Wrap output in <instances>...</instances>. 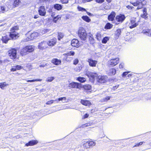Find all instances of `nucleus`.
I'll list each match as a JSON object with an SVG mask.
<instances>
[{
	"instance_id": "1",
	"label": "nucleus",
	"mask_w": 151,
	"mask_h": 151,
	"mask_svg": "<svg viewBox=\"0 0 151 151\" xmlns=\"http://www.w3.org/2000/svg\"><path fill=\"white\" fill-rule=\"evenodd\" d=\"M86 75L93 81L98 82L101 83H104L107 78L106 76H98L96 73L90 71L86 72Z\"/></svg>"
},
{
	"instance_id": "2",
	"label": "nucleus",
	"mask_w": 151,
	"mask_h": 151,
	"mask_svg": "<svg viewBox=\"0 0 151 151\" xmlns=\"http://www.w3.org/2000/svg\"><path fill=\"white\" fill-rule=\"evenodd\" d=\"M34 49V47L33 46H27L22 49L20 53L22 56L26 55L29 53L33 51Z\"/></svg>"
},
{
	"instance_id": "3",
	"label": "nucleus",
	"mask_w": 151,
	"mask_h": 151,
	"mask_svg": "<svg viewBox=\"0 0 151 151\" xmlns=\"http://www.w3.org/2000/svg\"><path fill=\"white\" fill-rule=\"evenodd\" d=\"M146 3L147 1L146 0H136V1L132 4L134 6H137L136 10H138L142 8Z\"/></svg>"
},
{
	"instance_id": "4",
	"label": "nucleus",
	"mask_w": 151,
	"mask_h": 151,
	"mask_svg": "<svg viewBox=\"0 0 151 151\" xmlns=\"http://www.w3.org/2000/svg\"><path fill=\"white\" fill-rule=\"evenodd\" d=\"M78 35L81 40H85L87 37V34L85 30L83 27H80L78 30Z\"/></svg>"
},
{
	"instance_id": "5",
	"label": "nucleus",
	"mask_w": 151,
	"mask_h": 151,
	"mask_svg": "<svg viewBox=\"0 0 151 151\" xmlns=\"http://www.w3.org/2000/svg\"><path fill=\"white\" fill-rule=\"evenodd\" d=\"M8 55L11 59H15L17 56V50L14 48L10 49L8 51Z\"/></svg>"
},
{
	"instance_id": "6",
	"label": "nucleus",
	"mask_w": 151,
	"mask_h": 151,
	"mask_svg": "<svg viewBox=\"0 0 151 151\" xmlns=\"http://www.w3.org/2000/svg\"><path fill=\"white\" fill-rule=\"evenodd\" d=\"M119 59L117 58L111 59L108 61L109 65L114 66L116 65L119 62Z\"/></svg>"
},
{
	"instance_id": "7",
	"label": "nucleus",
	"mask_w": 151,
	"mask_h": 151,
	"mask_svg": "<svg viewBox=\"0 0 151 151\" xmlns=\"http://www.w3.org/2000/svg\"><path fill=\"white\" fill-rule=\"evenodd\" d=\"M136 19L132 18L130 20V22L129 23V26L130 29H132L136 27L138 25V23L136 22Z\"/></svg>"
},
{
	"instance_id": "8",
	"label": "nucleus",
	"mask_w": 151,
	"mask_h": 151,
	"mask_svg": "<svg viewBox=\"0 0 151 151\" xmlns=\"http://www.w3.org/2000/svg\"><path fill=\"white\" fill-rule=\"evenodd\" d=\"M69 87L72 88H77L80 89L81 88V86L80 83L73 82L70 83Z\"/></svg>"
},
{
	"instance_id": "9",
	"label": "nucleus",
	"mask_w": 151,
	"mask_h": 151,
	"mask_svg": "<svg viewBox=\"0 0 151 151\" xmlns=\"http://www.w3.org/2000/svg\"><path fill=\"white\" fill-rule=\"evenodd\" d=\"M47 42L46 41H43L39 43L38 47L39 49L43 50L47 47Z\"/></svg>"
},
{
	"instance_id": "10",
	"label": "nucleus",
	"mask_w": 151,
	"mask_h": 151,
	"mask_svg": "<svg viewBox=\"0 0 151 151\" xmlns=\"http://www.w3.org/2000/svg\"><path fill=\"white\" fill-rule=\"evenodd\" d=\"M39 14L41 16H45L46 14V11L45 7L41 6L38 10Z\"/></svg>"
},
{
	"instance_id": "11",
	"label": "nucleus",
	"mask_w": 151,
	"mask_h": 151,
	"mask_svg": "<svg viewBox=\"0 0 151 151\" xmlns=\"http://www.w3.org/2000/svg\"><path fill=\"white\" fill-rule=\"evenodd\" d=\"M125 17L124 15L122 14H120L119 15L116 16V20L118 22L120 23L122 22L125 19Z\"/></svg>"
},
{
	"instance_id": "12",
	"label": "nucleus",
	"mask_w": 151,
	"mask_h": 151,
	"mask_svg": "<svg viewBox=\"0 0 151 151\" xmlns=\"http://www.w3.org/2000/svg\"><path fill=\"white\" fill-rule=\"evenodd\" d=\"M48 45L50 46H53L55 44L56 40L55 38H53L48 40L47 42Z\"/></svg>"
},
{
	"instance_id": "13",
	"label": "nucleus",
	"mask_w": 151,
	"mask_h": 151,
	"mask_svg": "<svg viewBox=\"0 0 151 151\" xmlns=\"http://www.w3.org/2000/svg\"><path fill=\"white\" fill-rule=\"evenodd\" d=\"M60 101H62V102L63 103L67 102L68 101V100H67L65 97H60L58 99H56L55 100H54V102H56L57 103H59Z\"/></svg>"
},
{
	"instance_id": "14",
	"label": "nucleus",
	"mask_w": 151,
	"mask_h": 151,
	"mask_svg": "<svg viewBox=\"0 0 151 151\" xmlns=\"http://www.w3.org/2000/svg\"><path fill=\"white\" fill-rule=\"evenodd\" d=\"M71 44L72 46L77 47L79 46V41L76 39H73L72 40Z\"/></svg>"
},
{
	"instance_id": "15",
	"label": "nucleus",
	"mask_w": 151,
	"mask_h": 151,
	"mask_svg": "<svg viewBox=\"0 0 151 151\" xmlns=\"http://www.w3.org/2000/svg\"><path fill=\"white\" fill-rule=\"evenodd\" d=\"M88 61L90 66L92 67H95L97 63V61L93 60L91 59H89Z\"/></svg>"
},
{
	"instance_id": "16",
	"label": "nucleus",
	"mask_w": 151,
	"mask_h": 151,
	"mask_svg": "<svg viewBox=\"0 0 151 151\" xmlns=\"http://www.w3.org/2000/svg\"><path fill=\"white\" fill-rule=\"evenodd\" d=\"M51 63L55 65H58L61 64V62L60 60L57 58H53L52 60Z\"/></svg>"
},
{
	"instance_id": "17",
	"label": "nucleus",
	"mask_w": 151,
	"mask_h": 151,
	"mask_svg": "<svg viewBox=\"0 0 151 151\" xmlns=\"http://www.w3.org/2000/svg\"><path fill=\"white\" fill-rule=\"evenodd\" d=\"M39 36V34L37 32H34L32 33L29 37H28V38L30 40H32L36 38L37 37Z\"/></svg>"
},
{
	"instance_id": "18",
	"label": "nucleus",
	"mask_w": 151,
	"mask_h": 151,
	"mask_svg": "<svg viewBox=\"0 0 151 151\" xmlns=\"http://www.w3.org/2000/svg\"><path fill=\"white\" fill-rule=\"evenodd\" d=\"M38 143L37 141L36 140H32L29 141L28 143L26 144L25 145L27 146H33L36 145Z\"/></svg>"
},
{
	"instance_id": "19",
	"label": "nucleus",
	"mask_w": 151,
	"mask_h": 151,
	"mask_svg": "<svg viewBox=\"0 0 151 151\" xmlns=\"http://www.w3.org/2000/svg\"><path fill=\"white\" fill-rule=\"evenodd\" d=\"M18 34L17 32L10 33L9 36L12 39L15 40L18 37Z\"/></svg>"
},
{
	"instance_id": "20",
	"label": "nucleus",
	"mask_w": 151,
	"mask_h": 151,
	"mask_svg": "<svg viewBox=\"0 0 151 151\" xmlns=\"http://www.w3.org/2000/svg\"><path fill=\"white\" fill-rule=\"evenodd\" d=\"M116 14L114 12H112L108 17V19L110 21H112L114 19Z\"/></svg>"
},
{
	"instance_id": "21",
	"label": "nucleus",
	"mask_w": 151,
	"mask_h": 151,
	"mask_svg": "<svg viewBox=\"0 0 151 151\" xmlns=\"http://www.w3.org/2000/svg\"><path fill=\"white\" fill-rule=\"evenodd\" d=\"M81 103L83 105L86 106H89L91 105V103L87 100H81Z\"/></svg>"
},
{
	"instance_id": "22",
	"label": "nucleus",
	"mask_w": 151,
	"mask_h": 151,
	"mask_svg": "<svg viewBox=\"0 0 151 151\" xmlns=\"http://www.w3.org/2000/svg\"><path fill=\"white\" fill-rule=\"evenodd\" d=\"M82 145L85 149L90 148L89 145V144L88 141H84L82 142Z\"/></svg>"
},
{
	"instance_id": "23",
	"label": "nucleus",
	"mask_w": 151,
	"mask_h": 151,
	"mask_svg": "<svg viewBox=\"0 0 151 151\" xmlns=\"http://www.w3.org/2000/svg\"><path fill=\"white\" fill-rule=\"evenodd\" d=\"M142 32L148 36H151V29H145L142 31Z\"/></svg>"
},
{
	"instance_id": "24",
	"label": "nucleus",
	"mask_w": 151,
	"mask_h": 151,
	"mask_svg": "<svg viewBox=\"0 0 151 151\" xmlns=\"http://www.w3.org/2000/svg\"><path fill=\"white\" fill-rule=\"evenodd\" d=\"M54 8L58 10H60L62 8V6L61 4H56L54 5Z\"/></svg>"
},
{
	"instance_id": "25",
	"label": "nucleus",
	"mask_w": 151,
	"mask_h": 151,
	"mask_svg": "<svg viewBox=\"0 0 151 151\" xmlns=\"http://www.w3.org/2000/svg\"><path fill=\"white\" fill-rule=\"evenodd\" d=\"M9 86V84L6 83V82L0 83V88L2 89H4L5 87Z\"/></svg>"
},
{
	"instance_id": "26",
	"label": "nucleus",
	"mask_w": 151,
	"mask_h": 151,
	"mask_svg": "<svg viewBox=\"0 0 151 151\" xmlns=\"http://www.w3.org/2000/svg\"><path fill=\"white\" fill-rule=\"evenodd\" d=\"M116 73V71L115 69L112 68L109 70L108 74L109 75L111 76L115 74Z\"/></svg>"
},
{
	"instance_id": "27",
	"label": "nucleus",
	"mask_w": 151,
	"mask_h": 151,
	"mask_svg": "<svg viewBox=\"0 0 151 151\" xmlns=\"http://www.w3.org/2000/svg\"><path fill=\"white\" fill-rule=\"evenodd\" d=\"M82 18L84 20L88 22H90L91 21V19L87 16H83Z\"/></svg>"
},
{
	"instance_id": "28",
	"label": "nucleus",
	"mask_w": 151,
	"mask_h": 151,
	"mask_svg": "<svg viewBox=\"0 0 151 151\" xmlns=\"http://www.w3.org/2000/svg\"><path fill=\"white\" fill-rule=\"evenodd\" d=\"M9 38L8 36H6L2 37V40L5 43H6L9 40Z\"/></svg>"
},
{
	"instance_id": "29",
	"label": "nucleus",
	"mask_w": 151,
	"mask_h": 151,
	"mask_svg": "<svg viewBox=\"0 0 151 151\" xmlns=\"http://www.w3.org/2000/svg\"><path fill=\"white\" fill-rule=\"evenodd\" d=\"M113 26V25L109 23H108L105 26L104 28L106 29H111Z\"/></svg>"
},
{
	"instance_id": "30",
	"label": "nucleus",
	"mask_w": 151,
	"mask_h": 151,
	"mask_svg": "<svg viewBox=\"0 0 151 151\" xmlns=\"http://www.w3.org/2000/svg\"><path fill=\"white\" fill-rule=\"evenodd\" d=\"M19 29L18 27L17 26H15L13 27H12L10 31L11 32L10 33H13V32H17L16 31L18 30Z\"/></svg>"
},
{
	"instance_id": "31",
	"label": "nucleus",
	"mask_w": 151,
	"mask_h": 151,
	"mask_svg": "<svg viewBox=\"0 0 151 151\" xmlns=\"http://www.w3.org/2000/svg\"><path fill=\"white\" fill-rule=\"evenodd\" d=\"M76 80L82 83L85 82L86 81V79L85 78L81 77L77 78Z\"/></svg>"
},
{
	"instance_id": "32",
	"label": "nucleus",
	"mask_w": 151,
	"mask_h": 151,
	"mask_svg": "<svg viewBox=\"0 0 151 151\" xmlns=\"http://www.w3.org/2000/svg\"><path fill=\"white\" fill-rule=\"evenodd\" d=\"M121 33V31L120 29H118L115 32L116 38H118L120 35Z\"/></svg>"
},
{
	"instance_id": "33",
	"label": "nucleus",
	"mask_w": 151,
	"mask_h": 151,
	"mask_svg": "<svg viewBox=\"0 0 151 151\" xmlns=\"http://www.w3.org/2000/svg\"><path fill=\"white\" fill-rule=\"evenodd\" d=\"M83 88L85 90H89L91 89V86L89 84H86L83 86Z\"/></svg>"
},
{
	"instance_id": "34",
	"label": "nucleus",
	"mask_w": 151,
	"mask_h": 151,
	"mask_svg": "<svg viewBox=\"0 0 151 151\" xmlns=\"http://www.w3.org/2000/svg\"><path fill=\"white\" fill-rule=\"evenodd\" d=\"M75 54V52L73 51H71L69 52H67L65 54H64V55H65L67 56H69L71 55H73Z\"/></svg>"
},
{
	"instance_id": "35",
	"label": "nucleus",
	"mask_w": 151,
	"mask_h": 151,
	"mask_svg": "<svg viewBox=\"0 0 151 151\" xmlns=\"http://www.w3.org/2000/svg\"><path fill=\"white\" fill-rule=\"evenodd\" d=\"M143 14L141 16L143 18H145L146 17L147 15V9L146 8H145L143 10Z\"/></svg>"
},
{
	"instance_id": "36",
	"label": "nucleus",
	"mask_w": 151,
	"mask_h": 151,
	"mask_svg": "<svg viewBox=\"0 0 151 151\" xmlns=\"http://www.w3.org/2000/svg\"><path fill=\"white\" fill-rule=\"evenodd\" d=\"M19 0H14L13 4L14 6L16 7L18 6L19 4Z\"/></svg>"
},
{
	"instance_id": "37",
	"label": "nucleus",
	"mask_w": 151,
	"mask_h": 151,
	"mask_svg": "<svg viewBox=\"0 0 151 151\" xmlns=\"http://www.w3.org/2000/svg\"><path fill=\"white\" fill-rule=\"evenodd\" d=\"M60 18L61 17L60 15H58L53 18V21L54 22L56 23L59 19H60Z\"/></svg>"
},
{
	"instance_id": "38",
	"label": "nucleus",
	"mask_w": 151,
	"mask_h": 151,
	"mask_svg": "<svg viewBox=\"0 0 151 151\" xmlns=\"http://www.w3.org/2000/svg\"><path fill=\"white\" fill-rule=\"evenodd\" d=\"M109 38L108 37H104L102 40V42L103 43H106L109 40Z\"/></svg>"
},
{
	"instance_id": "39",
	"label": "nucleus",
	"mask_w": 151,
	"mask_h": 151,
	"mask_svg": "<svg viewBox=\"0 0 151 151\" xmlns=\"http://www.w3.org/2000/svg\"><path fill=\"white\" fill-rule=\"evenodd\" d=\"M64 35L63 33H58V39L59 40H60L63 37Z\"/></svg>"
},
{
	"instance_id": "40",
	"label": "nucleus",
	"mask_w": 151,
	"mask_h": 151,
	"mask_svg": "<svg viewBox=\"0 0 151 151\" xmlns=\"http://www.w3.org/2000/svg\"><path fill=\"white\" fill-rule=\"evenodd\" d=\"M89 144V147L91 146H93L95 145L96 142L92 141H88Z\"/></svg>"
},
{
	"instance_id": "41",
	"label": "nucleus",
	"mask_w": 151,
	"mask_h": 151,
	"mask_svg": "<svg viewBox=\"0 0 151 151\" xmlns=\"http://www.w3.org/2000/svg\"><path fill=\"white\" fill-rule=\"evenodd\" d=\"M42 81V79H35L32 80H27V81L28 82H33L35 81Z\"/></svg>"
},
{
	"instance_id": "42",
	"label": "nucleus",
	"mask_w": 151,
	"mask_h": 151,
	"mask_svg": "<svg viewBox=\"0 0 151 151\" xmlns=\"http://www.w3.org/2000/svg\"><path fill=\"white\" fill-rule=\"evenodd\" d=\"M54 79V78L52 77H49L47 78L46 81L47 82H51Z\"/></svg>"
},
{
	"instance_id": "43",
	"label": "nucleus",
	"mask_w": 151,
	"mask_h": 151,
	"mask_svg": "<svg viewBox=\"0 0 151 151\" xmlns=\"http://www.w3.org/2000/svg\"><path fill=\"white\" fill-rule=\"evenodd\" d=\"M110 97L109 96H106L105 98H104L102 99V101L104 102H106L109 100Z\"/></svg>"
},
{
	"instance_id": "44",
	"label": "nucleus",
	"mask_w": 151,
	"mask_h": 151,
	"mask_svg": "<svg viewBox=\"0 0 151 151\" xmlns=\"http://www.w3.org/2000/svg\"><path fill=\"white\" fill-rule=\"evenodd\" d=\"M78 9L79 11H86V10L84 8L81 7L80 6H78Z\"/></svg>"
},
{
	"instance_id": "45",
	"label": "nucleus",
	"mask_w": 151,
	"mask_h": 151,
	"mask_svg": "<svg viewBox=\"0 0 151 151\" xmlns=\"http://www.w3.org/2000/svg\"><path fill=\"white\" fill-rule=\"evenodd\" d=\"M1 12L4 13L6 11V7L4 6H2L1 7Z\"/></svg>"
},
{
	"instance_id": "46",
	"label": "nucleus",
	"mask_w": 151,
	"mask_h": 151,
	"mask_svg": "<svg viewBox=\"0 0 151 151\" xmlns=\"http://www.w3.org/2000/svg\"><path fill=\"white\" fill-rule=\"evenodd\" d=\"M17 70H19L22 68L23 67L20 65H15Z\"/></svg>"
},
{
	"instance_id": "47",
	"label": "nucleus",
	"mask_w": 151,
	"mask_h": 151,
	"mask_svg": "<svg viewBox=\"0 0 151 151\" xmlns=\"http://www.w3.org/2000/svg\"><path fill=\"white\" fill-rule=\"evenodd\" d=\"M26 66L29 70H30L32 69V66L30 64H27L26 65Z\"/></svg>"
},
{
	"instance_id": "48",
	"label": "nucleus",
	"mask_w": 151,
	"mask_h": 151,
	"mask_svg": "<svg viewBox=\"0 0 151 151\" xmlns=\"http://www.w3.org/2000/svg\"><path fill=\"white\" fill-rule=\"evenodd\" d=\"M79 61L78 59H76L73 60V63L74 65H76L78 63Z\"/></svg>"
},
{
	"instance_id": "49",
	"label": "nucleus",
	"mask_w": 151,
	"mask_h": 151,
	"mask_svg": "<svg viewBox=\"0 0 151 151\" xmlns=\"http://www.w3.org/2000/svg\"><path fill=\"white\" fill-rule=\"evenodd\" d=\"M62 3L63 4H67L69 0H60Z\"/></svg>"
},
{
	"instance_id": "50",
	"label": "nucleus",
	"mask_w": 151,
	"mask_h": 151,
	"mask_svg": "<svg viewBox=\"0 0 151 151\" xmlns=\"http://www.w3.org/2000/svg\"><path fill=\"white\" fill-rule=\"evenodd\" d=\"M54 102V100H51L50 101H49L47 102L46 104L48 105H50L52 104Z\"/></svg>"
},
{
	"instance_id": "51",
	"label": "nucleus",
	"mask_w": 151,
	"mask_h": 151,
	"mask_svg": "<svg viewBox=\"0 0 151 151\" xmlns=\"http://www.w3.org/2000/svg\"><path fill=\"white\" fill-rule=\"evenodd\" d=\"M16 67L15 66H13V67L11 69V71H15L17 70Z\"/></svg>"
},
{
	"instance_id": "52",
	"label": "nucleus",
	"mask_w": 151,
	"mask_h": 151,
	"mask_svg": "<svg viewBox=\"0 0 151 151\" xmlns=\"http://www.w3.org/2000/svg\"><path fill=\"white\" fill-rule=\"evenodd\" d=\"M101 34L100 33H97L96 35V37L98 40H99L101 37Z\"/></svg>"
},
{
	"instance_id": "53",
	"label": "nucleus",
	"mask_w": 151,
	"mask_h": 151,
	"mask_svg": "<svg viewBox=\"0 0 151 151\" xmlns=\"http://www.w3.org/2000/svg\"><path fill=\"white\" fill-rule=\"evenodd\" d=\"M128 72H124L122 74V77L125 78L126 76L128 74Z\"/></svg>"
},
{
	"instance_id": "54",
	"label": "nucleus",
	"mask_w": 151,
	"mask_h": 151,
	"mask_svg": "<svg viewBox=\"0 0 151 151\" xmlns=\"http://www.w3.org/2000/svg\"><path fill=\"white\" fill-rule=\"evenodd\" d=\"M124 64L123 63H121L119 65V68H122L124 67Z\"/></svg>"
},
{
	"instance_id": "55",
	"label": "nucleus",
	"mask_w": 151,
	"mask_h": 151,
	"mask_svg": "<svg viewBox=\"0 0 151 151\" xmlns=\"http://www.w3.org/2000/svg\"><path fill=\"white\" fill-rule=\"evenodd\" d=\"M104 0H96V1L99 3H101L104 1Z\"/></svg>"
},
{
	"instance_id": "56",
	"label": "nucleus",
	"mask_w": 151,
	"mask_h": 151,
	"mask_svg": "<svg viewBox=\"0 0 151 151\" xmlns=\"http://www.w3.org/2000/svg\"><path fill=\"white\" fill-rule=\"evenodd\" d=\"M47 63H42L40 65V67H44L45 66L47 65Z\"/></svg>"
},
{
	"instance_id": "57",
	"label": "nucleus",
	"mask_w": 151,
	"mask_h": 151,
	"mask_svg": "<svg viewBox=\"0 0 151 151\" xmlns=\"http://www.w3.org/2000/svg\"><path fill=\"white\" fill-rule=\"evenodd\" d=\"M142 142H140L139 143H137V144H136L135 145V147H137V146H139L140 145H142Z\"/></svg>"
},
{
	"instance_id": "58",
	"label": "nucleus",
	"mask_w": 151,
	"mask_h": 151,
	"mask_svg": "<svg viewBox=\"0 0 151 151\" xmlns=\"http://www.w3.org/2000/svg\"><path fill=\"white\" fill-rule=\"evenodd\" d=\"M89 115L88 114H86L83 116V119L87 118L88 116Z\"/></svg>"
},
{
	"instance_id": "59",
	"label": "nucleus",
	"mask_w": 151,
	"mask_h": 151,
	"mask_svg": "<svg viewBox=\"0 0 151 151\" xmlns=\"http://www.w3.org/2000/svg\"><path fill=\"white\" fill-rule=\"evenodd\" d=\"M127 7L128 9H132V8H133V7L129 5L127 6Z\"/></svg>"
},
{
	"instance_id": "60",
	"label": "nucleus",
	"mask_w": 151,
	"mask_h": 151,
	"mask_svg": "<svg viewBox=\"0 0 151 151\" xmlns=\"http://www.w3.org/2000/svg\"><path fill=\"white\" fill-rule=\"evenodd\" d=\"M41 2H44L45 1H49L50 0H40Z\"/></svg>"
},
{
	"instance_id": "61",
	"label": "nucleus",
	"mask_w": 151,
	"mask_h": 151,
	"mask_svg": "<svg viewBox=\"0 0 151 151\" xmlns=\"http://www.w3.org/2000/svg\"><path fill=\"white\" fill-rule=\"evenodd\" d=\"M87 14L89 16H91L92 15V14L90 12H87Z\"/></svg>"
},
{
	"instance_id": "62",
	"label": "nucleus",
	"mask_w": 151,
	"mask_h": 151,
	"mask_svg": "<svg viewBox=\"0 0 151 151\" xmlns=\"http://www.w3.org/2000/svg\"><path fill=\"white\" fill-rule=\"evenodd\" d=\"M38 16L37 15H35V16L34 17V18L35 19H37V18L38 17L37 16Z\"/></svg>"
},
{
	"instance_id": "63",
	"label": "nucleus",
	"mask_w": 151,
	"mask_h": 151,
	"mask_svg": "<svg viewBox=\"0 0 151 151\" xmlns=\"http://www.w3.org/2000/svg\"><path fill=\"white\" fill-rule=\"evenodd\" d=\"M68 57H67L66 58L65 60L67 61H69V60L68 59Z\"/></svg>"
},
{
	"instance_id": "64",
	"label": "nucleus",
	"mask_w": 151,
	"mask_h": 151,
	"mask_svg": "<svg viewBox=\"0 0 151 151\" xmlns=\"http://www.w3.org/2000/svg\"><path fill=\"white\" fill-rule=\"evenodd\" d=\"M106 1L109 3L111 2V0H106Z\"/></svg>"
}]
</instances>
